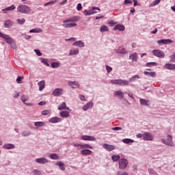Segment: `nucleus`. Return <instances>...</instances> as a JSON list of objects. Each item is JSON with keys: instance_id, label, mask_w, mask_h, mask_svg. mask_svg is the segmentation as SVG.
Instances as JSON below:
<instances>
[{"instance_id": "57", "label": "nucleus", "mask_w": 175, "mask_h": 175, "mask_svg": "<svg viewBox=\"0 0 175 175\" xmlns=\"http://www.w3.org/2000/svg\"><path fill=\"white\" fill-rule=\"evenodd\" d=\"M128 3H132L131 0H124V5H128Z\"/></svg>"}, {"instance_id": "7", "label": "nucleus", "mask_w": 175, "mask_h": 175, "mask_svg": "<svg viewBox=\"0 0 175 175\" xmlns=\"http://www.w3.org/2000/svg\"><path fill=\"white\" fill-rule=\"evenodd\" d=\"M74 147H77L78 150H83L84 148H89L90 150H92L94 148L92 146H91V145L88 144H74Z\"/></svg>"}, {"instance_id": "17", "label": "nucleus", "mask_w": 175, "mask_h": 175, "mask_svg": "<svg viewBox=\"0 0 175 175\" xmlns=\"http://www.w3.org/2000/svg\"><path fill=\"white\" fill-rule=\"evenodd\" d=\"M164 68L168 70H175V64H165Z\"/></svg>"}, {"instance_id": "21", "label": "nucleus", "mask_w": 175, "mask_h": 175, "mask_svg": "<svg viewBox=\"0 0 175 175\" xmlns=\"http://www.w3.org/2000/svg\"><path fill=\"white\" fill-rule=\"evenodd\" d=\"M94 106V103L89 102L86 105H85L83 107L84 111H87L89 109H92V107Z\"/></svg>"}, {"instance_id": "64", "label": "nucleus", "mask_w": 175, "mask_h": 175, "mask_svg": "<svg viewBox=\"0 0 175 175\" xmlns=\"http://www.w3.org/2000/svg\"><path fill=\"white\" fill-rule=\"evenodd\" d=\"M137 137L138 139H141V137H143V134H137Z\"/></svg>"}, {"instance_id": "28", "label": "nucleus", "mask_w": 175, "mask_h": 175, "mask_svg": "<svg viewBox=\"0 0 175 175\" xmlns=\"http://www.w3.org/2000/svg\"><path fill=\"white\" fill-rule=\"evenodd\" d=\"M113 29L114 31H125V27L122 25H117Z\"/></svg>"}, {"instance_id": "15", "label": "nucleus", "mask_w": 175, "mask_h": 175, "mask_svg": "<svg viewBox=\"0 0 175 175\" xmlns=\"http://www.w3.org/2000/svg\"><path fill=\"white\" fill-rule=\"evenodd\" d=\"M158 44H167L168 43H173V40L170 39L159 40L157 41Z\"/></svg>"}, {"instance_id": "23", "label": "nucleus", "mask_w": 175, "mask_h": 175, "mask_svg": "<svg viewBox=\"0 0 175 175\" xmlns=\"http://www.w3.org/2000/svg\"><path fill=\"white\" fill-rule=\"evenodd\" d=\"M58 110H69V107H66V103H62L58 107Z\"/></svg>"}, {"instance_id": "62", "label": "nucleus", "mask_w": 175, "mask_h": 175, "mask_svg": "<svg viewBox=\"0 0 175 175\" xmlns=\"http://www.w3.org/2000/svg\"><path fill=\"white\" fill-rule=\"evenodd\" d=\"M133 2H134L133 6H139V3H137V0H133Z\"/></svg>"}, {"instance_id": "63", "label": "nucleus", "mask_w": 175, "mask_h": 175, "mask_svg": "<svg viewBox=\"0 0 175 175\" xmlns=\"http://www.w3.org/2000/svg\"><path fill=\"white\" fill-rule=\"evenodd\" d=\"M40 106H43V105H46V101H41L38 103Z\"/></svg>"}, {"instance_id": "31", "label": "nucleus", "mask_w": 175, "mask_h": 175, "mask_svg": "<svg viewBox=\"0 0 175 175\" xmlns=\"http://www.w3.org/2000/svg\"><path fill=\"white\" fill-rule=\"evenodd\" d=\"M3 147L5 150H12L14 148V145L12 144H4Z\"/></svg>"}, {"instance_id": "44", "label": "nucleus", "mask_w": 175, "mask_h": 175, "mask_svg": "<svg viewBox=\"0 0 175 175\" xmlns=\"http://www.w3.org/2000/svg\"><path fill=\"white\" fill-rule=\"evenodd\" d=\"M51 66L52 68H59V63H58V62H53V63H51Z\"/></svg>"}, {"instance_id": "9", "label": "nucleus", "mask_w": 175, "mask_h": 175, "mask_svg": "<svg viewBox=\"0 0 175 175\" xmlns=\"http://www.w3.org/2000/svg\"><path fill=\"white\" fill-rule=\"evenodd\" d=\"M143 139L147 142H152V140H154V136L150 133H144L143 134Z\"/></svg>"}, {"instance_id": "2", "label": "nucleus", "mask_w": 175, "mask_h": 175, "mask_svg": "<svg viewBox=\"0 0 175 175\" xmlns=\"http://www.w3.org/2000/svg\"><path fill=\"white\" fill-rule=\"evenodd\" d=\"M77 21L76 17L71 18L63 21L62 27L64 28H73V27H77V23H75Z\"/></svg>"}, {"instance_id": "3", "label": "nucleus", "mask_w": 175, "mask_h": 175, "mask_svg": "<svg viewBox=\"0 0 175 175\" xmlns=\"http://www.w3.org/2000/svg\"><path fill=\"white\" fill-rule=\"evenodd\" d=\"M17 10L19 13H22L23 14H28V13L31 12V8H29L28 5H20L18 6Z\"/></svg>"}, {"instance_id": "24", "label": "nucleus", "mask_w": 175, "mask_h": 175, "mask_svg": "<svg viewBox=\"0 0 175 175\" xmlns=\"http://www.w3.org/2000/svg\"><path fill=\"white\" fill-rule=\"evenodd\" d=\"M98 13V12H94V10H84L83 11V14H85V16H91V14H95Z\"/></svg>"}, {"instance_id": "37", "label": "nucleus", "mask_w": 175, "mask_h": 175, "mask_svg": "<svg viewBox=\"0 0 175 175\" xmlns=\"http://www.w3.org/2000/svg\"><path fill=\"white\" fill-rule=\"evenodd\" d=\"M34 125L35 126H44L46 123L44 122H35Z\"/></svg>"}, {"instance_id": "51", "label": "nucleus", "mask_w": 175, "mask_h": 175, "mask_svg": "<svg viewBox=\"0 0 175 175\" xmlns=\"http://www.w3.org/2000/svg\"><path fill=\"white\" fill-rule=\"evenodd\" d=\"M14 9H16V6L14 5H12L8 8H6V10H14Z\"/></svg>"}, {"instance_id": "45", "label": "nucleus", "mask_w": 175, "mask_h": 175, "mask_svg": "<svg viewBox=\"0 0 175 175\" xmlns=\"http://www.w3.org/2000/svg\"><path fill=\"white\" fill-rule=\"evenodd\" d=\"M23 79H24V77L18 76L16 79V83H18V84L23 83Z\"/></svg>"}, {"instance_id": "36", "label": "nucleus", "mask_w": 175, "mask_h": 175, "mask_svg": "<svg viewBox=\"0 0 175 175\" xmlns=\"http://www.w3.org/2000/svg\"><path fill=\"white\" fill-rule=\"evenodd\" d=\"M79 54V49H73L70 51L69 55H77Z\"/></svg>"}, {"instance_id": "49", "label": "nucleus", "mask_w": 175, "mask_h": 175, "mask_svg": "<svg viewBox=\"0 0 175 175\" xmlns=\"http://www.w3.org/2000/svg\"><path fill=\"white\" fill-rule=\"evenodd\" d=\"M77 10L79 12H81V10H83V6L81 5V3H79L77 4Z\"/></svg>"}, {"instance_id": "60", "label": "nucleus", "mask_w": 175, "mask_h": 175, "mask_svg": "<svg viewBox=\"0 0 175 175\" xmlns=\"http://www.w3.org/2000/svg\"><path fill=\"white\" fill-rule=\"evenodd\" d=\"M56 165L60 167L61 166H64V163L59 161L56 163Z\"/></svg>"}, {"instance_id": "22", "label": "nucleus", "mask_w": 175, "mask_h": 175, "mask_svg": "<svg viewBox=\"0 0 175 175\" xmlns=\"http://www.w3.org/2000/svg\"><path fill=\"white\" fill-rule=\"evenodd\" d=\"M68 85H70V87H72V88H79V83L77 81H69Z\"/></svg>"}, {"instance_id": "4", "label": "nucleus", "mask_w": 175, "mask_h": 175, "mask_svg": "<svg viewBox=\"0 0 175 175\" xmlns=\"http://www.w3.org/2000/svg\"><path fill=\"white\" fill-rule=\"evenodd\" d=\"M110 83L118 85H129V81L125 79H113L111 80Z\"/></svg>"}, {"instance_id": "41", "label": "nucleus", "mask_w": 175, "mask_h": 175, "mask_svg": "<svg viewBox=\"0 0 175 175\" xmlns=\"http://www.w3.org/2000/svg\"><path fill=\"white\" fill-rule=\"evenodd\" d=\"M146 66H148V68H151V66H157L156 62H148L146 63Z\"/></svg>"}, {"instance_id": "11", "label": "nucleus", "mask_w": 175, "mask_h": 175, "mask_svg": "<svg viewBox=\"0 0 175 175\" xmlns=\"http://www.w3.org/2000/svg\"><path fill=\"white\" fill-rule=\"evenodd\" d=\"M61 121H62V119L58 117H53L49 120V122H50L51 124H57L58 122H61Z\"/></svg>"}, {"instance_id": "54", "label": "nucleus", "mask_w": 175, "mask_h": 175, "mask_svg": "<svg viewBox=\"0 0 175 175\" xmlns=\"http://www.w3.org/2000/svg\"><path fill=\"white\" fill-rule=\"evenodd\" d=\"M42 62H43V64H44V65H46V66H50V64H49V62H47V60L43 59Z\"/></svg>"}, {"instance_id": "53", "label": "nucleus", "mask_w": 175, "mask_h": 175, "mask_svg": "<svg viewBox=\"0 0 175 175\" xmlns=\"http://www.w3.org/2000/svg\"><path fill=\"white\" fill-rule=\"evenodd\" d=\"M106 70H107L108 73H110V72L113 70V68L110 67V66H106Z\"/></svg>"}, {"instance_id": "26", "label": "nucleus", "mask_w": 175, "mask_h": 175, "mask_svg": "<svg viewBox=\"0 0 175 175\" xmlns=\"http://www.w3.org/2000/svg\"><path fill=\"white\" fill-rule=\"evenodd\" d=\"M73 46H77V47H84L85 45L81 40L77 41L72 44Z\"/></svg>"}, {"instance_id": "50", "label": "nucleus", "mask_w": 175, "mask_h": 175, "mask_svg": "<svg viewBox=\"0 0 175 175\" xmlns=\"http://www.w3.org/2000/svg\"><path fill=\"white\" fill-rule=\"evenodd\" d=\"M34 51L38 57H42V54L39 49H35Z\"/></svg>"}, {"instance_id": "1", "label": "nucleus", "mask_w": 175, "mask_h": 175, "mask_svg": "<svg viewBox=\"0 0 175 175\" xmlns=\"http://www.w3.org/2000/svg\"><path fill=\"white\" fill-rule=\"evenodd\" d=\"M0 37L3 38V39H5V41L10 46L11 49H13L14 50H16V49H17L16 40H14V39H13L12 37L8 35H5L2 32H0Z\"/></svg>"}, {"instance_id": "12", "label": "nucleus", "mask_w": 175, "mask_h": 175, "mask_svg": "<svg viewBox=\"0 0 175 175\" xmlns=\"http://www.w3.org/2000/svg\"><path fill=\"white\" fill-rule=\"evenodd\" d=\"M62 94H64V90L62 89H55L53 92V96H59L61 95H62Z\"/></svg>"}, {"instance_id": "40", "label": "nucleus", "mask_w": 175, "mask_h": 175, "mask_svg": "<svg viewBox=\"0 0 175 175\" xmlns=\"http://www.w3.org/2000/svg\"><path fill=\"white\" fill-rule=\"evenodd\" d=\"M120 155H113L111 157V159L112 161H113V162H117V161H120Z\"/></svg>"}, {"instance_id": "18", "label": "nucleus", "mask_w": 175, "mask_h": 175, "mask_svg": "<svg viewBox=\"0 0 175 175\" xmlns=\"http://www.w3.org/2000/svg\"><path fill=\"white\" fill-rule=\"evenodd\" d=\"M116 53L118 54L125 55V54H128V50H126V49L125 48L120 47L118 50H116Z\"/></svg>"}, {"instance_id": "25", "label": "nucleus", "mask_w": 175, "mask_h": 175, "mask_svg": "<svg viewBox=\"0 0 175 175\" xmlns=\"http://www.w3.org/2000/svg\"><path fill=\"white\" fill-rule=\"evenodd\" d=\"M28 99H29V97H28V96H27V95H23V96H22V97H21V100H22V102H23V103L25 104V105H27V106H32V105L31 104V103H25V101L26 100H28Z\"/></svg>"}, {"instance_id": "48", "label": "nucleus", "mask_w": 175, "mask_h": 175, "mask_svg": "<svg viewBox=\"0 0 175 175\" xmlns=\"http://www.w3.org/2000/svg\"><path fill=\"white\" fill-rule=\"evenodd\" d=\"M170 62L175 63V53L170 56Z\"/></svg>"}, {"instance_id": "6", "label": "nucleus", "mask_w": 175, "mask_h": 175, "mask_svg": "<svg viewBox=\"0 0 175 175\" xmlns=\"http://www.w3.org/2000/svg\"><path fill=\"white\" fill-rule=\"evenodd\" d=\"M152 53L154 57H157L158 58H165V53L159 49L153 50Z\"/></svg>"}, {"instance_id": "30", "label": "nucleus", "mask_w": 175, "mask_h": 175, "mask_svg": "<svg viewBox=\"0 0 175 175\" xmlns=\"http://www.w3.org/2000/svg\"><path fill=\"white\" fill-rule=\"evenodd\" d=\"M144 75L146 76H149L150 77H155L157 76V73L155 72H148V71H144Z\"/></svg>"}, {"instance_id": "56", "label": "nucleus", "mask_w": 175, "mask_h": 175, "mask_svg": "<svg viewBox=\"0 0 175 175\" xmlns=\"http://www.w3.org/2000/svg\"><path fill=\"white\" fill-rule=\"evenodd\" d=\"M29 135H31V132L29 131L23 133V136H29Z\"/></svg>"}, {"instance_id": "52", "label": "nucleus", "mask_w": 175, "mask_h": 175, "mask_svg": "<svg viewBox=\"0 0 175 175\" xmlns=\"http://www.w3.org/2000/svg\"><path fill=\"white\" fill-rule=\"evenodd\" d=\"M108 24L111 26V27H113V25H116L117 24V22H114L113 21H111L108 23Z\"/></svg>"}, {"instance_id": "33", "label": "nucleus", "mask_w": 175, "mask_h": 175, "mask_svg": "<svg viewBox=\"0 0 175 175\" xmlns=\"http://www.w3.org/2000/svg\"><path fill=\"white\" fill-rule=\"evenodd\" d=\"M115 96H120V98L124 99V92H122V91L119 90V91H116L114 93Z\"/></svg>"}, {"instance_id": "10", "label": "nucleus", "mask_w": 175, "mask_h": 175, "mask_svg": "<svg viewBox=\"0 0 175 175\" xmlns=\"http://www.w3.org/2000/svg\"><path fill=\"white\" fill-rule=\"evenodd\" d=\"M81 139L89 141V142H95V140H96V138H95V137H93V136L83 135L81 137Z\"/></svg>"}, {"instance_id": "42", "label": "nucleus", "mask_w": 175, "mask_h": 175, "mask_svg": "<svg viewBox=\"0 0 175 175\" xmlns=\"http://www.w3.org/2000/svg\"><path fill=\"white\" fill-rule=\"evenodd\" d=\"M122 142L126 144H129V143H133V140L131 139H124Z\"/></svg>"}, {"instance_id": "16", "label": "nucleus", "mask_w": 175, "mask_h": 175, "mask_svg": "<svg viewBox=\"0 0 175 175\" xmlns=\"http://www.w3.org/2000/svg\"><path fill=\"white\" fill-rule=\"evenodd\" d=\"M14 24V23H13V21H10V20H7V21H4L5 28H10V27H13Z\"/></svg>"}, {"instance_id": "61", "label": "nucleus", "mask_w": 175, "mask_h": 175, "mask_svg": "<svg viewBox=\"0 0 175 175\" xmlns=\"http://www.w3.org/2000/svg\"><path fill=\"white\" fill-rule=\"evenodd\" d=\"M116 175H129L127 172H118Z\"/></svg>"}, {"instance_id": "59", "label": "nucleus", "mask_w": 175, "mask_h": 175, "mask_svg": "<svg viewBox=\"0 0 175 175\" xmlns=\"http://www.w3.org/2000/svg\"><path fill=\"white\" fill-rule=\"evenodd\" d=\"M79 99L82 101L85 100V97L83 95L79 94Z\"/></svg>"}, {"instance_id": "5", "label": "nucleus", "mask_w": 175, "mask_h": 175, "mask_svg": "<svg viewBox=\"0 0 175 175\" xmlns=\"http://www.w3.org/2000/svg\"><path fill=\"white\" fill-rule=\"evenodd\" d=\"M161 142L163 144L170 146V147H173V146H174V144H173V137L171 135H168L167 139H162Z\"/></svg>"}, {"instance_id": "38", "label": "nucleus", "mask_w": 175, "mask_h": 175, "mask_svg": "<svg viewBox=\"0 0 175 175\" xmlns=\"http://www.w3.org/2000/svg\"><path fill=\"white\" fill-rule=\"evenodd\" d=\"M100 32H107L109 31V27L106 25H103L100 29Z\"/></svg>"}, {"instance_id": "35", "label": "nucleus", "mask_w": 175, "mask_h": 175, "mask_svg": "<svg viewBox=\"0 0 175 175\" xmlns=\"http://www.w3.org/2000/svg\"><path fill=\"white\" fill-rule=\"evenodd\" d=\"M49 158H51V159L58 160L59 159V156L55 153H53L49 155Z\"/></svg>"}, {"instance_id": "32", "label": "nucleus", "mask_w": 175, "mask_h": 175, "mask_svg": "<svg viewBox=\"0 0 175 175\" xmlns=\"http://www.w3.org/2000/svg\"><path fill=\"white\" fill-rule=\"evenodd\" d=\"M139 102H140V105H142V106H148V103L150 102V100L141 98L139 100Z\"/></svg>"}, {"instance_id": "14", "label": "nucleus", "mask_w": 175, "mask_h": 175, "mask_svg": "<svg viewBox=\"0 0 175 175\" xmlns=\"http://www.w3.org/2000/svg\"><path fill=\"white\" fill-rule=\"evenodd\" d=\"M81 155H92V150H89L88 148H84L81 150Z\"/></svg>"}, {"instance_id": "29", "label": "nucleus", "mask_w": 175, "mask_h": 175, "mask_svg": "<svg viewBox=\"0 0 175 175\" xmlns=\"http://www.w3.org/2000/svg\"><path fill=\"white\" fill-rule=\"evenodd\" d=\"M30 33H40L41 32H43V30L40 28H35L32 29L29 31Z\"/></svg>"}, {"instance_id": "8", "label": "nucleus", "mask_w": 175, "mask_h": 175, "mask_svg": "<svg viewBox=\"0 0 175 175\" xmlns=\"http://www.w3.org/2000/svg\"><path fill=\"white\" fill-rule=\"evenodd\" d=\"M128 166V160L126 159H120L119 160V168L125 169Z\"/></svg>"}, {"instance_id": "19", "label": "nucleus", "mask_w": 175, "mask_h": 175, "mask_svg": "<svg viewBox=\"0 0 175 175\" xmlns=\"http://www.w3.org/2000/svg\"><path fill=\"white\" fill-rule=\"evenodd\" d=\"M103 148L107 150V151H113L116 148L113 145L105 144H103Z\"/></svg>"}, {"instance_id": "46", "label": "nucleus", "mask_w": 175, "mask_h": 175, "mask_svg": "<svg viewBox=\"0 0 175 175\" xmlns=\"http://www.w3.org/2000/svg\"><path fill=\"white\" fill-rule=\"evenodd\" d=\"M17 23L18 24H20V25H23V24L25 23V18L17 19Z\"/></svg>"}, {"instance_id": "55", "label": "nucleus", "mask_w": 175, "mask_h": 175, "mask_svg": "<svg viewBox=\"0 0 175 175\" xmlns=\"http://www.w3.org/2000/svg\"><path fill=\"white\" fill-rule=\"evenodd\" d=\"M159 2H161V0H155V1L152 3V6H155V5H158V3H159Z\"/></svg>"}, {"instance_id": "58", "label": "nucleus", "mask_w": 175, "mask_h": 175, "mask_svg": "<svg viewBox=\"0 0 175 175\" xmlns=\"http://www.w3.org/2000/svg\"><path fill=\"white\" fill-rule=\"evenodd\" d=\"M122 129L121 127H113L112 131H121Z\"/></svg>"}, {"instance_id": "27", "label": "nucleus", "mask_w": 175, "mask_h": 175, "mask_svg": "<svg viewBox=\"0 0 175 175\" xmlns=\"http://www.w3.org/2000/svg\"><path fill=\"white\" fill-rule=\"evenodd\" d=\"M38 85H39V91L44 90V88L46 87L44 81H40L38 82Z\"/></svg>"}, {"instance_id": "34", "label": "nucleus", "mask_w": 175, "mask_h": 175, "mask_svg": "<svg viewBox=\"0 0 175 175\" xmlns=\"http://www.w3.org/2000/svg\"><path fill=\"white\" fill-rule=\"evenodd\" d=\"M60 116L63 118H68V117H69L70 115H69V113L68 112V111H63L60 112Z\"/></svg>"}, {"instance_id": "43", "label": "nucleus", "mask_w": 175, "mask_h": 175, "mask_svg": "<svg viewBox=\"0 0 175 175\" xmlns=\"http://www.w3.org/2000/svg\"><path fill=\"white\" fill-rule=\"evenodd\" d=\"M136 79H140V77H139V75H134L133 77L129 79V81L130 82L135 81Z\"/></svg>"}, {"instance_id": "20", "label": "nucleus", "mask_w": 175, "mask_h": 175, "mask_svg": "<svg viewBox=\"0 0 175 175\" xmlns=\"http://www.w3.org/2000/svg\"><path fill=\"white\" fill-rule=\"evenodd\" d=\"M36 162H37V163L44 164V163H47L49 162V160H47V159L44 157H42V158L36 159Z\"/></svg>"}, {"instance_id": "47", "label": "nucleus", "mask_w": 175, "mask_h": 175, "mask_svg": "<svg viewBox=\"0 0 175 175\" xmlns=\"http://www.w3.org/2000/svg\"><path fill=\"white\" fill-rule=\"evenodd\" d=\"M33 174L34 175H42V171H39L38 170H33Z\"/></svg>"}, {"instance_id": "39", "label": "nucleus", "mask_w": 175, "mask_h": 175, "mask_svg": "<svg viewBox=\"0 0 175 175\" xmlns=\"http://www.w3.org/2000/svg\"><path fill=\"white\" fill-rule=\"evenodd\" d=\"M41 113L42 116H49V114H51V111L50 109H45V110H43L41 112Z\"/></svg>"}, {"instance_id": "13", "label": "nucleus", "mask_w": 175, "mask_h": 175, "mask_svg": "<svg viewBox=\"0 0 175 175\" xmlns=\"http://www.w3.org/2000/svg\"><path fill=\"white\" fill-rule=\"evenodd\" d=\"M138 58H139V55H137V53H131L129 55V59H131L132 62H137Z\"/></svg>"}]
</instances>
